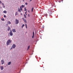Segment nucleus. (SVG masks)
<instances>
[{
    "mask_svg": "<svg viewBox=\"0 0 73 73\" xmlns=\"http://www.w3.org/2000/svg\"><path fill=\"white\" fill-rule=\"evenodd\" d=\"M25 6L24 5H21V6L20 7V9L19 8V7L18 8V11L20 12H21V11H22L23 9L22 8H23V7H25Z\"/></svg>",
    "mask_w": 73,
    "mask_h": 73,
    "instance_id": "nucleus-1",
    "label": "nucleus"
},
{
    "mask_svg": "<svg viewBox=\"0 0 73 73\" xmlns=\"http://www.w3.org/2000/svg\"><path fill=\"white\" fill-rule=\"evenodd\" d=\"M11 40L9 39L7 41V43H6L7 45H9V44L11 43Z\"/></svg>",
    "mask_w": 73,
    "mask_h": 73,
    "instance_id": "nucleus-2",
    "label": "nucleus"
},
{
    "mask_svg": "<svg viewBox=\"0 0 73 73\" xmlns=\"http://www.w3.org/2000/svg\"><path fill=\"white\" fill-rule=\"evenodd\" d=\"M15 22H16L15 23L16 24H19V20H17V19H16Z\"/></svg>",
    "mask_w": 73,
    "mask_h": 73,
    "instance_id": "nucleus-3",
    "label": "nucleus"
},
{
    "mask_svg": "<svg viewBox=\"0 0 73 73\" xmlns=\"http://www.w3.org/2000/svg\"><path fill=\"white\" fill-rule=\"evenodd\" d=\"M10 35L11 36H13V33H12V31H10V32L9 33Z\"/></svg>",
    "mask_w": 73,
    "mask_h": 73,
    "instance_id": "nucleus-4",
    "label": "nucleus"
},
{
    "mask_svg": "<svg viewBox=\"0 0 73 73\" xmlns=\"http://www.w3.org/2000/svg\"><path fill=\"white\" fill-rule=\"evenodd\" d=\"M1 64H4V59L1 60Z\"/></svg>",
    "mask_w": 73,
    "mask_h": 73,
    "instance_id": "nucleus-5",
    "label": "nucleus"
},
{
    "mask_svg": "<svg viewBox=\"0 0 73 73\" xmlns=\"http://www.w3.org/2000/svg\"><path fill=\"white\" fill-rule=\"evenodd\" d=\"M12 46L13 47V49H15V48L16 46V45L15 44H13V45Z\"/></svg>",
    "mask_w": 73,
    "mask_h": 73,
    "instance_id": "nucleus-6",
    "label": "nucleus"
},
{
    "mask_svg": "<svg viewBox=\"0 0 73 73\" xmlns=\"http://www.w3.org/2000/svg\"><path fill=\"white\" fill-rule=\"evenodd\" d=\"M1 70H3L4 69V67H3V66H1Z\"/></svg>",
    "mask_w": 73,
    "mask_h": 73,
    "instance_id": "nucleus-7",
    "label": "nucleus"
},
{
    "mask_svg": "<svg viewBox=\"0 0 73 73\" xmlns=\"http://www.w3.org/2000/svg\"><path fill=\"white\" fill-rule=\"evenodd\" d=\"M12 31L13 32H16V30H15V29H13L12 30Z\"/></svg>",
    "mask_w": 73,
    "mask_h": 73,
    "instance_id": "nucleus-8",
    "label": "nucleus"
},
{
    "mask_svg": "<svg viewBox=\"0 0 73 73\" xmlns=\"http://www.w3.org/2000/svg\"><path fill=\"white\" fill-rule=\"evenodd\" d=\"M10 29H11V28H10V27H8L7 28V31H9L10 30Z\"/></svg>",
    "mask_w": 73,
    "mask_h": 73,
    "instance_id": "nucleus-9",
    "label": "nucleus"
},
{
    "mask_svg": "<svg viewBox=\"0 0 73 73\" xmlns=\"http://www.w3.org/2000/svg\"><path fill=\"white\" fill-rule=\"evenodd\" d=\"M7 23L9 24H11V22H10V21H8Z\"/></svg>",
    "mask_w": 73,
    "mask_h": 73,
    "instance_id": "nucleus-10",
    "label": "nucleus"
},
{
    "mask_svg": "<svg viewBox=\"0 0 73 73\" xmlns=\"http://www.w3.org/2000/svg\"><path fill=\"white\" fill-rule=\"evenodd\" d=\"M11 62H9L8 63V65H11Z\"/></svg>",
    "mask_w": 73,
    "mask_h": 73,
    "instance_id": "nucleus-11",
    "label": "nucleus"
},
{
    "mask_svg": "<svg viewBox=\"0 0 73 73\" xmlns=\"http://www.w3.org/2000/svg\"><path fill=\"white\" fill-rule=\"evenodd\" d=\"M33 9H34V8L33 7L32 9L31 12H33Z\"/></svg>",
    "mask_w": 73,
    "mask_h": 73,
    "instance_id": "nucleus-12",
    "label": "nucleus"
},
{
    "mask_svg": "<svg viewBox=\"0 0 73 73\" xmlns=\"http://www.w3.org/2000/svg\"><path fill=\"white\" fill-rule=\"evenodd\" d=\"M7 12L6 11H3V13H6Z\"/></svg>",
    "mask_w": 73,
    "mask_h": 73,
    "instance_id": "nucleus-13",
    "label": "nucleus"
},
{
    "mask_svg": "<svg viewBox=\"0 0 73 73\" xmlns=\"http://www.w3.org/2000/svg\"><path fill=\"white\" fill-rule=\"evenodd\" d=\"M30 48V46H29L27 48V50H29V48Z\"/></svg>",
    "mask_w": 73,
    "mask_h": 73,
    "instance_id": "nucleus-14",
    "label": "nucleus"
},
{
    "mask_svg": "<svg viewBox=\"0 0 73 73\" xmlns=\"http://www.w3.org/2000/svg\"><path fill=\"white\" fill-rule=\"evenodd\" d=\"M18 15V13H17V12H16V13L15 14V16L16 15Z\"/></svg>",
    "mask_w": 73,
    "mask_h": 73,
    "instance_id": "nucleus-15",
    "label": "nucleus"
},
{
    "mask_svg": "<svg viewBox=\"0 0 73 73\" xmlns=\"http://www.w3.org/2000/svg\"><path fill=\"white\" fill-rule=\"evenodd\" d=\"M25 26V25L24 24L22 26V28H23Z\"/></svg>",
    "mask_w": 73,
    "mask_h": 73,
    "instance_id": "nucleus-16",
    "label": "nucleus"
},
{
    "mask_svg": "<svg viewBox=\"0 0 73 73\" xmlns=\"http://www.w3.org/2000/svg\"><path fill=\"white\" fill-rule=\"evenodd\" d=\"M25 25L26 28L27 29V24H25Z\"/></svg>",
    "mask_w": 73,
    "mask_h": 73,
    "instance_id": "nucleus-17",
    "label": "nucleus"
},
{
    "mask_svg": "<svg viewBox=\"0 0 73 73\" xmlns=\"http://www.w3.org/2000/svg\"><path fill=\"white\" fill-rule=\"evenodd\" d=\"M24 17H25V18H26L27 17L26 16V15L25 14L24 15Z\"/></svg>",
    "mask_w": 73,
    "mask_h": 73,
    "instance_id": "nucleus-18",
    "label": "nucleus"
},
{
    "mask_svg": "<svg viewBox=\"0 0 73 73\" xmlns=\"http://www.w3.org/2000/svg\"><path fill=\"white\" fill-rule=\"evenodd\" d=\"M22 19H23V21H25V20H26L25 19H24V18H23Z\"/></svg>",
    "mask_w": 73,
    "mask_h": 73,
    "instance_id": "nucleus-19",
    "label": "nucleus"
},
{
    "mask_svg": "<svg viewBox=\"0 0 73 73\" xmlns=\"http://www.w3.org/2000/svg\"><path fill=\"white\" fill-rule=\"evenodd\" d=\"M1 20H2V21H4V18H2V19H1Z\"/></svg>",
    "mask_w": 73,
    "mask_h": 73,
    "instance_id": "nucleus-20",
    "label": "nucleus"
},
{
    "mask_svg": "<svg viewBox=\"0 0 73 73\" xmlns=\"http://www.w3.org/2000/svg\"><path fill=\"white\" fill-rule=\"evenodd\" d=\"M0 4H2V2H1V1H0Z\"/></svg>",
    "mask_w": 73,
    "mask_h": 73,
    "instance_id": "nucleus-21",
    "label": "nucleus"
},
{
    "mask_svg": "<svg viewBox=\"0 0 73 73\" xmlns=\"http://www.w3.org/2000/svg\"><path fill=\"white\" fill-rule=\"evenodd\" d=\"M34 34H35V33L34 32V31H33V36H34Z\"/></svg>",
    "mask_w": 73,
    "mask_h": 73,
    "instance_id": "nucleus-22",
    "label": "nucleus"
},
{
    "mask_svg": "<svg viewBox=\"0 0 73 73\" xmlns=\"http://www.w3.org/2000/svg\"><path fill=\"white\" fill-rule=\"evenodd\" d=\"M13 49V47L12 46H11V49H10V50H11V49Z\"/></svg>",
    "mask_w": 73,
    "mask_h": 73,
    "instance_id": "nucleus-23",
    "label": "nucleus"
},
{
    "mask_svg": "<svg viewBox=\"0 0 73 73\" xmlns=\"http://www.w3.org/2000/svg\"><path fill=\"white\" fill-rule=\"evenodd\" d=\"M4 17H5H5H6V16L5 15L4 16Z\"/></svg>",
    "mask_w": 73,
    "mask_h": 73,
    "instance_id": "nucleus-24",
    "label": "nucleus"
},
{
    "mask_svg": "<svg viewBox=\"0 0 73 73\" xmlns=\"http://www.w3.org/2000/svg\"><path fill=\"white\" fill-rule=\"evenodd\" d=\"M25 4V5H28V3H26Z\"/></svg>",
    "mask_w": 73,
    "mask_h": 73,
    "instance_id": "nucleus-25",
    "label": "nucleus"
},
{
    "mask_svg": "<svg viewBox=\"0 0 73 73\" xmlns=\"http://www.w3.org/2000/svg\"><path fill=\"white\" fill-rule=\"evenodd\" d=\"M25 11H26V8H25Z\"/></svg>",
    "mask_w": 73,
    "mask_h": 73,
    "instance_id": "nucleus-26",
    "label": "nucleus"
},
{
    "mask_svg": "<svg viewBox=\"0 0 73 73\" xmlns=\"http://www.w3.org/2000/svg\"><path fill=\"white\" fill-rule=\"evenodd\" d=\"M25 22L26 23H27V21H26V20H25Z\"/></svg>",
    "mask_w": 73,
    "mask_h": 73,
    "instance_id": "nucleus-27",
    "label": "nucleus"
},
{
    "mask_svg": "<svg viewBox=\"0 0 73 73\" xmlns=\"http://www.w3.org/2000/svg\"><path fill=\"white\" fill-rule=\"evenodd\" d=\"M34 38V35H33L32 36V38Z\"/></svg>",
    "mask_w": 73,
    "mask_h": 73,
    "instance_id": "nucleus-28",
    "label": "nucleus"
},
{
    "mask_svg": "<svg viewBox=\"0 0 73 73\" xmlns=\"http://www.w3.org/2000/svg\"><path fill=\"white\" fill-rule=\"evenodd\" d=\"M28 16H29V17H30V15H29V14H28Z\"/></svg>",
    "mask_w": 73,
    "mask_h": 73,
    "instance_id": "nucleus-29",
    "label": "nucleus"
},
{
    "mask_svg": "<svg viewBox=\"0 0 73 73\" xmlns=\"http://www.w3.org/2000/svg\"><path fill=\"white\" fill-rule=\"evenodd\" d=\"M27 13V11H26L25 12V13Z\"/></svg>",
    "mask_w": 73,
    "mask_h": 73,
    "instance_id": "nucleus-30",
    "label": "nucleus"
},
{
    "mask_svg": "<svg viewBox=\"0 0 73 73\" xmlns=\"http://www.w3.org/2000/svg\"><path fill=\"white\" fill-rule=\"evenodd\" d=\"M3 8H5V6H4V5H3Z\"/></svg>",
    "mask_w": 73,
    "mask_h": 73,
    "instance_id": "nucleus-31",
    "label": "nucleus"
},
{
    "mask_svg": "<svg viewBox=\"0 0 73 73\" xmlns=\"http://www.w3.org/2000/svg\"><path fill=\"white\" fill-rule=\"evenodd\" d=\"M2 5H3L4 6V3H2Z\"/></svg>",
    "mask_w": 73,
    "mask_h": 73,
    "instance_id": "nucleus-32",
    "label": "nucleus"
},
{
    "mask_svg": "<svg viewBox=\"0 0 73 73\" xmlns=\"http://www.w3.org/2000/svg\"><path fill=\"white\" fill-rule=\"evenodd\" d=\"M32 0H30V1H32Z\"/></svg>",
    "mask_w": 73,
    "mask_h": 73,
    "instance_id": "nucleus-33",
    "label": "nucleus"
},
{
    "mask_svg": "<svg viewBox=\"0 0 73 73\" xmlns=\"http://www.w3.org/2000/svg\"><path fill=\"white\" fill-rule=\"evenodd\" d=\"M25 14H26V15H27V13H26Z\"/></svg>",
    "mask_w": 73,
    "mask_h": 73,
    "instance_id": "nucleus-34",
    "label": "nucleus"
},
{
    "mask_svg": "<svg viewBox=\"0 0 73 73\" xmlns=\"http://www.w3.org/2000/svg\"><path fill=\"white\" fill-rule=\"evenodd\" d=\"M23 1H24V0H23Z\"/></svg>",
    "mask_w": 73,
    "mask_h": 73,
    "instance_id": "nucleus-35",
    "label": "nucleus"
},
{
    "mask_svg": "<svg viewBox=\"0 0 73 73\" xmlns=\"http://www.w3.org/2000/svg\"><path fill=\"white\" fill-rule=\"evenodd\" d=\"M23 15V14L22 13H21V15Z\"/></svg>",
    "mask_w": 73,
    "mask_h": 73,
    "instance_id": "nucleus-36",
    "label": "nucleus"
},
{
    "mask_svg": "<svg viewBox=\"0 0 73 73\" xmlns=\"http://www.w3.org/2000/svg\"><path fill=\"white\" fill-rule=\"evenodd\" d=\"M1 7V8H2V7Z\"/></svg>",
    "mask_w": 73,
    "mask_h": 73,
    "instance_id": "nucleus-37",
    "label": "nucleus"
},
{
    "mask_svg": "<svg viewBox=\"0 0 73 73\" xmlns=\"http://www.w3.org/2000/svg\"><path fill=\"white\" fill-rule=\"evenodd\" d=\"M28 12H29V11H28Z\"/></svg>",
    "mask_w": 73,
    "mask_h": 73,
    "instance_id": "nucleus-38",
    "label": "nucleus"
}]
</instances>
